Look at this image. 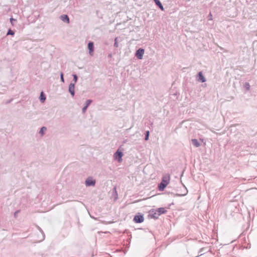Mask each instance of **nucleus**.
Returning <instances> with one entry per match:
<instances>
[{
	"label": "nucleus",
	"mask_w": 257,
	"mask_h": 257,
	"mask_svg": "<svg viewBox=\"0 0 257 257\" xmlns=\"http://www.w3.org/2000/svg\"><path fill=\"white\" fill-rule=\"evenodd\" d=\"M170 181V175L169 174H165L162 178V182L158 186L160 191H163L167 186L169 184Z\"/></svg>",
	"instance_id": "nucleus-1"
},
{
	"label": "nucleus",
	"mask_w": 257,
	"mask_h": 257,
	"mask_svg": "<svg viewBox=\"0 0 257 257\" xmlns=\"http://www.w3.org/2000/svg\"><path fill=\"white\" fill-rule=\"evenodd\" d=\"M167 211L165 208L161 207L157 209H152L150 210V214L153 218L157 219L160 215L166 213Z\"/></svg>",
	"instance_id": "nucleus-2"
},
{
	"label": "nucleus",
	"mask_w": 257,
	"mask_h": 257,
	"mask_svg": "<svg viewBox=\"0 0 257 257\" xmlns=\"http://www.w3.org/2000/svg\"><path fill=\"white\" fill-rule=\"evenodd\" d=\"M144 53V49L142 48H140L137 51L136 56L139 59H142Z\"/></svg>",
	"instance_id": "nucleus-3"
},
{
	"label": "nucleus",
	"mask_w": 257,
	"mask_h": 257,
	"mask_svg": "<svg viewBox=\"0 0 257 257\" xmlns=\"http://www.w3.org/2000/svg\"><path fill=\"white\" fill-rule=\"evenodd\" d=\"M144 218L142 215H136L135 216L134 220L136 223H141L144 221Z\"/></svg>",
	"instance_id": "nucleus-4"
},
{
	"label": "nucleus",
	"mask_w": 257,
	"mask_h": 257,
	"mask_svg": "<svg viewBox=\"0 0 257 257\" xmlns=\"http://www.w3.org/2000/svg\"><path fill=\"white\" fill-rule=\"evenodd\" d=\"M122 153L120 151H119V149L116 151V152L114 154V157L116 159H118V161L119 162H121L122 161Z\"/></svg>",
	"instance_id": "nucleus-5"
},
{
	"label": "nucleus",
	"mask_w": 257,
	"mask_h": 257,
	"mask_svg": "<svg viewBox=\"0 0 257 257\" xmlns=\"http://www.w3.org/2000/svg\"><path fill=\"white\" fill-rule=\"evenodd\" d=\"M85 183L87 186H94L95 184V181L91 178H89L86 179Z\"/></svg>",
	"instance_id": "nucleus-6"
},
{
	"label": "nucleus",
	"mask_w": 257,
	"mask_h": 257,
	"mask_svg": "<svg viewBox=\"0 0 257 257\" xmlns=\"http://www.w3.org/2000/svg\"><path fill=\"white\" fill-rule=\"evenodd\" d=\"M88 48L89 51V54L90 55H93V43L92 42H89L88 44Z\"/></svg>",
	"instance_id": "nucleus-7"
},
{
	"label": "nucleus",
	"mask_w": 257,
	"mask_h": 257,
	"mask_svg": "<svg viewBox=\"0 0 257 257\" xmlns=\"http://www.w3.org/2000/svg\"><path fill=\"white\" fill-rule=\"evenodd\" d=\"M69 91L72 96L74 95V84L71 83L69 86Z\"/></svg>",
	"instance_id": "nucleus-8"
},
{
	"label": "nucleus",
	"mask_w": 257,
	"mask_h": 257,
	"mask_svg": "<svg viewBox=\"0 0 257 257\" xmlns=\"http://www.w3.org/2000/svg\"><path fill=\"white\" fill-rule=\"evenodd\" d=\"M61 19L63 22H66L67 24L69 23V19L67 15H64L61 16Z\"/></svg>",
	"instance_id": "nucleus-9"
},
{
	"label": "nucleus",
	"mask_w": 257,
	"mask_h": 257,
	"mask_svg": "<svg viewBox=\"0 0 257 257\" xmlns=\"http://www.w3.org/2000/svg\"><path fill=\"white\" fill-rule=\"evenodd\" d=\"M198 76L199 78V80H200L202 82H205L206 79H205V77L203 76L202 73L201 72H199Z\"/></svg>",
	"instance_id": "nucleus-10"
},
{
	"label": "nucleus",
	"mask_w": 257,
	"mask_h": 257,
	"mask_svg": "<svg viewBox=\"0 0 257 257\" xmlns=\"http://www.w3.org/2000/svg\"><path fill=\"white\" fill-rule=\"evenodd\" d=\"M192 144H193V145L196 147H198L200 145L199 143L198 142L197 140H196V139H192Z\"/></svg>",
	"instance_id": "nucleus-11"
},
{
	"label": "nucleus",
	"mask_w": 257,
	"mask_h": 257,
	"mask_svg": "<svg viewBox=\"0 0 257 257\" xmlns=\"http://www.w3.org/2000/svg\"><path fill=\"white\" fill-rule=\"evenodd\" d=\"M155 3L160 8V9L162 11H164V7L162 6V4L161 3V2H160L159 0L156 1Z\"/></svg>",
	"instance_id": "nucleus-12"
},
{
	"label": "nucleus",
	"mask_w": 257,
	"mask_h": 257,
	"mask_svg": "<svg viewBox=\"0 0 257 257\" xmlns=\"http://www.w3.org/2000/svg\"><path fill=\"white\" fill-rule=\"evenodd\" d=\"M46 131V127H42L40 131V134H41L42 135H43L45 131Z\"/></svg>",
	"instance_id": "nucleus-13"
},
{
	"label": "nucleus",
	"mask_w": 257,
	"mask_h": 257,
	"mask_svg": "<svg viewBox=\"0 0 257 257\" xmlns=\"http://www.w3.org/2000/svg\"><path fill=\"white\" fill-rule=\"evenodd\" d=\"M40 99L41 100V101L42 102H44V100H45L46 98L45 97V96L43 94V92H42L41 93V95H40Z\"/></svg>",
	"instance_id": "nucleus-14"
},
{
	"label": "nucleus",
	"mask_w": 257,
	"mask_h": 257,
	"mask_svg": "<svg viewBox=\"0 0 257 257\" xmlns=\"http://www.w3.org/2000/svg\"><path fill=\"white\" fill-rule=\"evenodd\" d=\"M7 35H14V32L13 31H12L11 30H9Z\"/></svg>",
	"instance_id": "nucleus-15"
},
{
	"label": "nucleus",
	"mask_w": 257,
	"mask_h": 257,
	"mask_svg": "<svg viewBox=\"0 0 257 257\" xmlns=\"http://www.w3.org/2000/svg\"><path fill=\"white\" fill-rule=\"evenodd\" d=\"M149 136V131H147L146 132V137H145V140H148Z\"/></svg>",
	"instance_id": "nucleus-16"
},
{
	"label": "nucleus",
	"mask_w": 257,
	"mask_h": 257,
	"mask_svg": "<svg viewBox=\"0 0 257 257\" xmlns=\"http://www.w3.org/2000/svg\"><path fill=\"white\" fill-rule=\"evenodd\" d=\"M91 100H87L86 102V105L87 106H88V105L91 103Z\"/></svg>",
	"instance_id": "nucleus-17"
},
{
	"label": "nucleus",
	"mask_w": 257,
	"mask_h": 257,
	"mask_svg": "<svg viewBox=\"0 0 257 257\" xmlns=\"http://www.w3.org/2000/svg\"><path fill=\"white\" fill-rule=\"evenodd\" d=\"M73 76V77H74V81H75V82H76V81H77V75L76 74H74Z\"/></svg>",
	"instance_id": "nucleus-18"
},
{
	"label": "nucleus",
	"mask_w": 257,
	"mask_h": 257,
	"mask_svg": "<svg viewBox=\"0 0 257 257\" xmlns=\"http://www.w3.org/2000/svg\"><path fill=\"white\" fill-rule=\"evenodd\" d=\"M10 21H11V23L12 25H14L13 22H14V21H16V20L13 18H11Z\"/></svg>",
	"instance_id": "nucleus-19"
},
{
	"label": "nucleus",
	"mask_w": 257,
	"mask_h": 257,
	"mask_svg": "<svg viewBox=\"0 0 257 257\" xmlns=\"http://www.w3.org/2000/svg\"><path fill=\"white\" fill-rule=\"evenodd\" d=\"M88 106H87L86 105H85L83 108H82V111L83 112H85Z\"/></svg>",
	"instance_id": "nucleus-20"
},
{
	"label": "nucleus",
	"mask_w": 257,
	"mask_h": 257,
	"mask_svg": "<svg viewBox=\"0 0 257 257\" xmlns=\"http://www.w3.org/2000/svg\"><path fill=\"white\" fill-rule=\"evenodd\" d=\"M114 46L116 47H118V43L117 42V38H115V43H114Z\"/></svg>",
	"instance_id": "nucleus-21"
},
{
	"label": "nucleus",
	"mask_w": 257,
	"mask_h": 257,
	"mask_svg": "<svg viewBox=\"0 0 257 257\" xmlns=\"http://www.w3.org/2000/svg\"><path fill=\"white\" fill-rule=\"evenodd\" d=\"M245 86H246V89H248H248H249V87H250V86H249V83H245Z\"/></svg>",
	"instance_id": "nucleus-22"
},
{
	"label": "nucleus",
	"mask_w": 257,
	"mask_h": 257,
	"mask_svg": "<svg viewBox=\"0 0 257 257\" xmlns=\"http://www.w3.org/2000/svg\"><path fill=\"white\" fill-rule=\"evenodd\" d=\"M61 79L62 81L63 82L64 81V78H63V75L62 73L61 75Z\"/></svg>",
	"instance_id": "nucleus-23"
},
{
	"label": "nucleus",
	"mask_w": 257,
	"mask_h": 257,
	"mask_svg": "<svg viewBox=\"0 0 257 257\" xmlns=\"http://www.w3.org/2000/svg\"><path fill=\"white\" fill-rule=\"evenodd\" d=\"M209 17H210L209 20H212V16L211 13L209 14Z\"/></svg>",
	"instance_id": "nucleus-24"
}]
</instances>
